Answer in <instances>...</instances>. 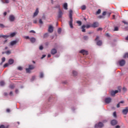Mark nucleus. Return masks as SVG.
I'll list each match as a JSON object with an SVG mask.
<instances>
[{
    "label": "nucleus",
    "mask_w": 128,
    "mask_h": 128,
    "mask_svg": "<svg viewBox=\"0 0 128 128\" xmlns=\"http://www.w3.org/2000/svg\"><path fill=\"white\" fill-rule=\"evenodd\" d=\"M69 17L70 18V21L69 22V24L71 28H74V26H72V10H70Z\"/></svg>",
    "instance_id": "obj_1"
},
{
    "label": "nucleus",
    "mask_w": 128,
    "mask_h": 128,
    "mask_svg": "<svg viewBox=\"0 0 128 128\" xmlns=\"http://www.w3.org/2000/svg\"><path fill=\"white\" fill-rule=\"evenodd\" d=\"M92 28V24L91 25H90V24H87L86 26V25H83L82 26V32H86V28Z\"/></svg>",
    "instance_id": "obj_2"
},
{
    "label": "nucleus",
    "mask_w": 128,
    "mask_h": 128,
    "mask_svg": "<svg viewBox=\"0 0 128 128\" xmlns=\"http://www.w3.org/2000/svg\"><path fill=\"white\" fill-rule=\"evenodd\" d=\"M16 33L13 32L10 34V36H2V37L4 38H10V36L11 38H13V36H16Z\"/></svg>",
    "instance_id": "obj_3"
},
{
    "label": "nucleus",
    "mask_w": 128,
    "mask_h": 128,
    "mask_svg": "<svg viewBox=\"0 0 128 128\" xmlns=\"http://www.w3.org/2000/svg\"><path fill=\"white\" fill-rule=\"evenodd\" d=\"M102 126H104V124L100 122L98 123V124H96L94 126V128H102Z\"/></svg>",
    "instance_id": "obj_4"
},
{
    "label": "nucleus",
    "mask_w": 128,
    "mask_h": 128,
    "mask_svg": "<svg viewBox=\"0 0 128 128\" xmlns=\"http://www.w3.org/2000/svg\"><path fill=\"white\" fill-rule=\"evenodd\" d=\"M119 64L120 66H124V64H126V60H122L119 61Z\"/></svg>",
    "instance_id": "obj_5"
},
{
    "label": "nucleus",
    "mask_w": 128,
    "mask_h": 128,
    "mask_svg": "<svg viewBox=\"0 0 128 128\" xmlns=\"http://www.w3.org/2000/svg\"><path fill=\"white\" fill-rule=\"evenodd\" d=\"M120 92V90H116L115 91H112L110 92V94L111 96H114V95L116 94H118V92Z\"/></svg>",
    "instance_id": "obj_6"
},
{
    "label": "nucleus",
    "mask_w": 128,
    "mask_h": 128,
    "mask_svg": "<svg viewBox=\"0 0 128 128\" xmlns=\"http://www.w3.org/2000/svg\"><path fill=\"white\" fill-rule=\"evenodd\" d=\"M80 54H82L84 56H86L88 55V51L84 50H82L80 52Z\"/></svg>",
    "instance_id": "obj_7"
},
{
    "label": "nucleus",
    "mask_w": 128,
    "mask_h": 128,
    "mask_svg": "<svg viewBox=\"0 0 128 128\" xmlns=\"http://www.w3.org/2000/svg\"><path fill=\"white\" fill-rule=\"evenodd\" d=\"M48 32H54V27H52V26L50 25L48 27Z\"/></svg>",
    "instance_id": "obj_8"
},
{
    "label": "nucleus",
    "mask_w": 128,
    "mask_h": 128,
    "mask_svg": "<svg viewBox=\"0 0 128 128\" xmlns=\"http://www.w3.org/2000/svg\"><path fill=\"white\" fill-rule=\"evenodd\" d=\"M112 102V98H107L105 99V102L106 104H110Z\"/></svg>",
    "instance_id": "obj_9"
},
{
    "label": "nucleus",
    "mask_w": 128,
    "mask_h": 128,
    "mask_svg": "<svg viewBox=\"0 0 128 128\" xmlns=\"http://www.w3.org/2000/svg\"><path fill=\"white\" fill-rule=\"evenodd\" d=\"M122 112L123 114H126L128 112V107H126L125 109H124Z\"/></svg>",
    "instance_id": "obj_10"
},
{
    "label": "nucleus",
    "mask_w": 128,
    "mask_h": 128,
    "mask_svg": "<svg viewBox=\"0 0 128 128\" xmlns=\"http://www.w3.org/2000/svg\"><path fill=\"white\" fill-rule=\"evenodd\" d=\"M92 28H98V22H94L93 24H91Z\"/></svg>",
    "instance_id": "obj_11"
},
{
    "label": "nucleus",
    "mask_w": 128,
    "mask_h": 128,
    "mask_svg": "<svg viewBox=\"0 0 128 128\" xmlns=\"http://www.w3.org/2000/svg\"><path fill=\"white\" fill-rule=\"evenodd\" d=\"M9 20H10V22H14V20H15L14 16L13 15H10L9 16Z\"/></svg>",
    "instance_id": "obj_12"
},
{
    "label": "nucleus",
    "mask_w": 128,
    "mask_h": 128,
    "mask_svg": "<svg viewBox=\"0 0 128 128\" xmlns=\"http://www.w3.org/2000/svg\"><path fill=\"white\" fill-rule=\"evenodd\" d=\"M16 44H18V41L16 40H13L10 42V46H13Z\"/></svg>",
    "instance_id": "obj_13"
},
{
    "label": "nucleus",
    "mask_w": 128,
    "mask_h": 128,
    "mask_svg": "<svg viewBox=\"0 0 128 128\" xmlns=\"http://www.w3.org/2000/svg\"><path fill=\"white\" fill-rule=\"evenodd\" d=\"M118 124V121H116V120H114L111 121V124L112 126H116V124Z\"/></svg>",
    "instance_id": "obj_14"
},
{
    "label": "nucleus",
    "mask_w": 128,
    "mask_h": 128,
    "mask_svg": "<svg viewBox=\"0 0 128 128\" xmlns=\"http://www.w3.org/2000/svg\"><path fill=\"white\" fill-rule=\"evenodd\" d=\"M38 8H36L35 12H34V18L35 16H38Z\"/></svg>",
    "instance_id": "obj_15"
},
{
    "label": "nucleus",
    "mask_w": 128,
    "mask_h": 128,
    "mask_svg": "<svg viewBox=\"0 0 128 128\" xmlns=\"http://www.w3.org/2000/svg\"><path fill=\"white\" fill-rule=\"evenodd\" d=\"M62 10H60V11L58 12V18H62Z\"/></svg>",
    "instance_id": "obj_16"
},
{
    "label": "nucleus",
    "mask_w": 128,
    "mask_h": 128,
    "mask_svg": "<svg viewBox=\"0 0 128 128\" xmlns=\"http://www.w3.org/2000/svg\"><path fill=\"white\" fill-rule=\"evenodd\" d=\"M56 50L54 48L51 50V54H56Z\"/></svg>",
    "instance_id": "obj_17"
},
{
    "label": "nucleus",
    "mask_w": 128,
    "mask_h": 128,
    "mask_svg": "<svg viewBox=\"0 0 128 128\" xmlns=\"http://www.w3.org/2000/svg\"><path fill=\"white\" fill-rule=\"evenodd\" d=\"M2 4H8L10 2L9 0H1Z\"/></svg>",
    "instance_id": "obj_18"
},
{
    "label": "nucleus",
    "mask_w": 128,
    "mask_h": 128,
    "mask_svg": "<svg viewBox=\"0 0 128 128\" xmlns=\"http://www.w3.org/2000/svg\"><path fill=\"white\" fill-rule=\"evenodd\" d=\"M8 62L9 64H14V60L10 59Z\"/></svg>",
    "instance_id": "obj_19"
},
{
    "label": "nucleus",
    "mask_w": 128,
    "mask_h": 128,
    "mask_svg": "<svg viewBox=\"0 0 128 128\" xmlns=\"http://www.w3.org/2000/svg\"><path fill=\"white\" fill-rule=\"evenodd\" d=\"M63 8L66 10H68V4L64 3L63 5Z\"/></svg>",
    "instance_id": "obj_20"
},
{
    "label": "nucleus",
    "mask_w": 128,
    "mask_h": 128,
    "mask_svg": "<svg viewBox=\"0 0 128 128\" xmlns=\"http://www.w3.org/2000/svg\"><path fill=\"white\" fill-rule=\"evenodd\" d=\"M120 104H124V101H121L117 104V108H120Z\"/></svg>",
    "instance_id": "obj_21"
},
{
    "label": "nucleus",
    "mask_w": 128,
    "mask_h": 128,
    "mask_svg": "<svg viewBox=\"0 0 128 128\" xmlns=\"http://www.w3.org/2000/svg\"><path fill=\"white\" fill-rule=\"evenodd\" d=\"M102 44V41L99 40V41L97 42L98 46H101Z\"/></svg>",
    "instance_id": "obj_22"
},
{
    "label": "nucleus",
    "mask_w": 128,
    "mask_h": 128,
    "mask_svg": "<svg viewBox=\"0 0 128 128\" xmlns=\"http://www.w3.org/2000/svg\"><path fill=\"white\" fill-rule=\"evenodd\" d=\"M31 42H36V39L34 38H30Z\"/></svg>",
    "instance_id": "obj_23"
},
{
    "label": "nucleus",
    "mask_w": 128,
    "mask_h": 128,
    "mask_svg": "<svg viewBox=\"0 0 128 128\" xmlns=\"http://www.w3.org/2000/svg\"><path fill=\"white\" fill-rule=\"evenodd\" d=\"M86 8V7L84 5H83L81 6V10H84Z\"/></svg>",
    "instance_id": "obj_24"
},
{
    "label": "nucleus",
    "mask_w": 128,
    "mask_h": 128,
    "mask_svg": "<svg viewBox=\"0 0 128 128\" xmlns=\"http://www.w3.org/2000/svg\"><path fill=\"white\" fill-rule=\"evenodd\" d=\"M30 69L28 68H26V72L28 73V74H30Z\"/></svg>",
    "instance_id": "obj_25"
},
{
    "label": "nucleus",
    "mask_w": 128,
    "mask_h": 128,
    "mask_svg": "<svg viewBox=\"0 0 128 128\" xmlns=\"http://www.w3.org/2000/svg\"><path fill=\"white\" fill-rule=\"evenodd\" d=\"M29 68L32 70H34V65H30L29 66Z\"/></svg>",
    "instance_id": "obj_26"
},
{
    "label": "nucleus",
    "mask_w": 128,
    "mask_h": 128,
    "mask_svg": "<svg viewBox=\"0 0 128 128\" xmlns=\"http://www.w3.org/2000/svg\"><path fill=\"white\" fill-rule=\"evenodd\" d=\"M4 84H5L4 82L1 81L0 82V86H4Z\"/></svg>",
    "instance_id": "obj_27"
},
{
    "label": "nucleus",
    "mask_w": 128,
    "mask_h": 128,
    "mask_svg": "<svg viewBox=\"0 0 128 128\" xmlns=\"http://www.w3.org/2000/svg\"><path fill=\"white\" fill-rule=\"evenodd\" d=\"M2 62L0 64H2V62H6V58L3 57L2 58Z\"/></svg>",
    "instance_id": "obj_28"
},
{
    "label": "nucleus",
    "mask_w": 128,
    "mask_h": 128,
    "mask_svg": "<svg viewBox=\"0 0 128 128\" xmlns=\"http://www.w3.org/2000/svg\"><path fill=\"white\" fill-rule=\"evenodd\" d=\"M72 74H73V76H76L78 74V72H76V71H72Z\"/></svg>",
    "instance_id": "obj_29"
},
{
    "label": "nucleus",
    "mask_w": 128,
    "mask_h": 128,
    "mask_svg": "<svg viewBox=\"0 0 128 128\" xmlns=\"http://www.w3.org/2000/svg\"><path fill=\"white\" fill-rule=\"evenodd\" d=\"M124 58H128V53H126L124 54L123 56Z\"/></svg>",
    "instance_id": "obj_30"
},
{
    "label": "nucleus",
    "mask_w": 128,
    "mask_h": 128,
    "mask_svg": "<svg viewBox=\"0 0 128 128\" xmlns=\"http://www.w3.org/2000/svg\"><path fill=\"white\" fill-rule=\"evenodd\" d=\"M100 12H101L100 9H98V10L96 12V14H100Z\"/></svg>",
    "instance_id": "obj_31"
},
{
    "label": "nucleus",
    "mask_w": 128,
    "mask_h": 128,
    "mask_svg": "<svg viewBox=\"0 0 128 128\" xmlns=\"http://www.w3.org/2000/svg\"><path fill=\"white\" fill-rule=\"evenodd\" d=\"M5 53L6 54H10L11 52L10 50H8V51L6 52Z\"/></svg>",
    "instance_id": "obj_32"
},
{
    "label": "nucleus",
    "mask_w": 128,
    "mask_h": 128,
    "mask_svg": "<svg viewBox=\"0 0 128 128\" xmlns=\"http://www.w3.org/2000/svg\"><path fill=\"white\" fill-rule=\"evenodd\" d=\"M40 78H44V73L42 72H40Z\"/></svg>",
    "instance_id": "obj_33"
},
{
    "label": "nucleus",
    "mask_w": 128,
    "mask_h": 128,
    "mask_svg": "<svg viewBox=\"0 0 128 128\" xmlns=\"http://www.w3.org/2000/svg\"><path fill=\"white\" fill-rule=\"evenodd\" d=\"M76 23L78 24L79 26H82V22H80V21H77Z\"/></svg>",
    "instance_id": "obj_34"
},
{
    "label": "nucleus",
    "mask_w": 128,
    "mask_h": 128,
    "mask_svg": "<svg viewBox=\"0 0 128 128\" xmlns=\"http://www.w3.org/2000/svg\"><path fill=\"white\" fill-rule=\"evenodd\" d=\"M113 116L114 118H116V112H115L113 113Z\"/></svg>",
    "instance_id": "obj_35"
},
{
    "label": "nucleus",
    "mask_w": 128,
    "mask_h": 128,
    "mask_svg": "<svg viewBox=\"0 0 128 128\" xmlns=\"http://www.w3.org/2000/svg\"><path fill=\"white\" fill-rule=\"evenodd\" d=\"M10 88H14V84L10 85Z\"/></svg>",
    "instance_id": "obj_36"
},
{
    "label": "nucleus",
    "mask_w": 128,
    "mask_h": 128,
    "mask_svg": "<svg viewBox=\"0 0 128 128\" xmlns=\"http://www.w3.org/2000/svg\"><path fill=\"white\" fill-rule=\"evenodd\" d=\"M60 32H62V28H59L58 29V34H60Z\"/></svg>",
    "instance_id": "obj_37"
},
{
    "label": "nucleus",
    "mask_w": 128,
    "mask_h": 128,
    "mask_svg": "<svg viewBox=\"0 0 128 128\" xmlns=\"http://www.w3.org/2000/svg\"><path fill=\"white\" fill-rule=\"evenodd\" d=\"M122 22H123V24H128V22H126V21L123 20L122 21Z\"/></svg>",
    "instance_id": "obj_38"
},
{
    "label": "nucleus",
    "mask_w": 128,
    "mask_h": 128,
    "mask_svg": "<svg viewBox=\"0 0 128 128\" xmlns=\"http://www.w3.org/2000/svg\"><path fill=\"white\" fill-rule=\"evenodd\" d=\"M0 128H8V126L6 127V126H4V125H1V126H0Z\"/></svg>",
    "instance_id": "obj_39"
},
{
    "label": "nucleus",
    "mask_w": 128,
    "mask_h": 128,
    "mask_svg": "<svg viewBox=\"0 0 128 128\" xmlns=\"http://www.w3.org/2000/svg\"><path fill=\"white\" fill-rule=\"evenodd\" d=\"M6 66H8V64L6 63L4 66V68H6Z\"/></svg>",
    "instance_id": "obj_40"
},
{
    "label": "nucleus",
    "mask_w": 128,
    "mask_h": 128,
    "mask_svg": "<svg viewBox=\"0 0 128 128\" xmlns=\"http://www.w3.org/2000/svg\"><path fill=\"white\" fill-rule=\"evenodd\" d=\"M39 22L40 24H44V22H42V19H40L39 20Z\"/></svg>",
    "instance_id": "obj_41"
},
{
    "label": "nucleus",
    "mask_w": 128,
    "mask_h": 128,
    "mask_svg": "<svg viewBox=\"0 0 128 128\" xmlns=\"http://www.w3.org/2000/svg\"><path fill=\"white\" fill-rule=\"evenodd\" d=\"M18 70H22V66H19L18 68Z\"/></svg>",
    "instance_id": "obj_42"
},
{
    "label": "nucleus",
    "mask_w": 128,
    "mask_h": 128,
    "mask_svg": "<svg viewBox=\"0 0 128 128\" xmlns=\"http://www.w3.org/2000/svg\"><path fill=\"white\" fill-rule=\"evenodd\" d=\"M24 38H26V40H29L30 39V36H25Z\"/></svg>",
    "instance_id": "obj_43"
},
{
    "label": "nucleus",
    "mask_w": 128,
    "mask_h": 128,
    "mask_svg": "<svg viewBox=\"0 0 128 128\" xmlns=\"http://www.w3.org/2000/svg\"><path fill=\"white\" fill-rule=\"evenodd\" d=\"M114 30H115V31L118 30V27L116 26V27L114 28Z\"/></svg>",
    "instance_id": "obj_44"
},
{
    "label": "nucleus",
    "mask_w": 128,
    "mask_h": 128,
    "mask_svg": "<svg viewBox=\"0 0 128 128\" xmlns=\"http://www.w3.org/2000/svg\"><path fill=\"white\" fill-rule=\"evenodd\" d=\"M40 50H43V48H44V47L42 46H40Z\"/></svg>",
    "instance_id": "obj_45"
},
{
    "label": "nucleus",
    "mask_w": 128,
    "mask_h": 128,
    "mask_svg": "<svg viewBox=\"0 0 128 128\" xmlns=\"http://www.w3.org/2000/svg\"><path fill=\"white\" fill-rule=\"evenodd\" d=\"M36 80V76H33L32 78V80Z\"/></svg>",
    "instance_id": "obj_46"
},
{
    "label": "nucleus",
    "mask_w": 128,
    "mask_h": 128,
    "mask_svg": "<svg viewBox=\"0 0 128 128\" xmlns=\"http://www.w3.org/2000/svg\"><path fill=\"white\" fill-rule=\"evenodd\" d=\"M122 90H123L124 92H126V88L124 87V88H123Z\"/></svg>",
    "instance_id": "obj_47"
},
{
    "label": "nucleus",
    "mask_w": 128,
    "mask_h": 128,
    "mask_svg": "<svg viewBox=\"0 0 128 128\" xmlns=\"http://www.w3.org/2000/svg\"><path fill=\"white\" fill-rule=\"evenodd\" d=\"M0 28H4V26L3 24H0Z\"/></svg>",
    "instance_id": "obj_48"
},
{
    "label": "nucleus",
    "mask_w": 128,
    "mask_h": 128,
    "mask_svg": "<svg viewBox=\"0 0 128 128\" xmlns=\"http://www.w3.org/2000/svg\"><path fill=\"white\" fill-rule=\"evenodd\" d=\"M84 40H87L88 38V36H84Z\"/></svg>",
    "instance_id": "obj_49"
},
{
    "label": "nucleus",
    "mask_w": 128,
    "mask_h": 128,
    "mask_svg": "<svg viewBox=\"0 0 128 128\" xmlns=\"http://www.w3.org/2000/svg\"><path fill=\"white\" fill-rule=\"evenodd\" d=\"M106 12H104L102 13V16H106Z\"/></svg>",
    "instance_id": "obj_50"
},
{
    "label": "nucleus",
    "mask_w": 128,
    "mask_h": 128,
    "mask_svg": "<svg viewBox=\"0 0 128 128\" xmlns=\"http://www.w3.org/2000/svg\"><path fill=\"white\" fill-rule=\"evenodd\" d=\"M98 31H100V30H102V28H98Z\"/></svg>",
    "instance_id": "obj_51"
},
{
    "label": "nucleus",
    "mask_w": 128,
    "mask_h": 128,
    "mask_svg": "<svg viewBox=\"0 0 128 128\" xmlns=\"http://www.w3.org/2000/svg\"><path fill=\"white\" fill-rule=\"evenodd\" d=\"M38 21L36 20H34V24H37Z\"/></svg>",
    "instance_id": "obj_52"
},
{
    "label": "nucleus",
    "mask_w": 128,
    "mask_h": 128,
    "mask_svg": "<svg viewBox=\"0 0 128 128\" xmlns=\"http://www.w3.org/2000/svg\"><path fill=\"white\" fill-rule=\"evenodd\" d=\"M30 32H33V34H36V32H34V31L33 30L30 31Z\"/></svg>",
    "instance_id": "obj_53"
},
{
    "label": "nucleus",
    "mask_w": 128,
    "mask_h": 128,
    "mask_svg": "<svg viewBox=\"0 0 128 128\" xmlns=\"http://www.w3.org/2000/svg\"><path fill=\"white\" fill-rule=\"evenodd\" d=\"M6 112H10V109H7V110H6Z\"/></svg>",
    "instance_id": "obj_54"
},
{
    "label": "nucleus",
    "mask_w": 128,
    "mask_h": 128,
    "mask_svg": "<svg viewBox=\"0 0 128 128\" xmlns=\"http://www.w3.org/2000/svg\"><path fill=\"white\" fill-rule=\"evenodd\" d=\"M46 58V55H44V54L42 55L41 58Z\"/></svg>",
    "instance_id": "obj_55"
},
{
    "label": "nucleus",
    "mask_w": 128,
    "mask_h": 128,
    "mask_svg": "<svg viewBox=\"0 0 128 128\" xmlns=\"http://www.w3.org/2000/svg\"><path fill=\"white\" fill-rule=\"evenodd\" d=\"M120 128V126L118 125L116 126V128Z\"/></svg>",
    "instance_id": "obj_56"
},
{
    "label": "nucleus",
    "mask_w": 128,
    "mask_h": 128,
    "mask_svg": "<svg viewBox=\"0 0 128 128\" xmlns=\"http://www.w3.org/2000/svg\"><path fill=\"white\" fill-rule=\"evenodd\" d=\"M99 18H104V16H98Z\"/></svg>",
    "instance_id": "obj_57"
},
{
    "label": "nucleus",
    "mask_w": 128,
    "mask_h": 128,
    "mask_svg": "<svg viewBox=\"0 0 128 128\" xmlns=\"http://www.w3.org/2000/svg\"><path fill=\"white\" fill-rule=\"evenodd\" d=\"M50 56H52V55H50V54H48V58H50Z\"/></svg>",
    "instance_id": "obj_58"
},
{
    "label": "nucleus",
    "mask_w": 128,
    "mask_h": 128,
    "mask_svg": "<svg viewBox=\"0 0 128 128\" xmlns=\"http://www.w3.org/2000/svg\"><path fill=\"white\" fill-rule=\"evenodd\" d=\"M98 38H100L98 36H96V38L95 39V40H98Z\"/></svg>",
    "instance_id": "obj_59"
},
{
    "label": "nucleus",
    "mask_w": 128,
    "mask_h": 128,
    "mask_svg": "<svg viewBox=\"0 0 128 128\" xmlns=\"http://www.w3.org/2000/svg\"><path fill=\"white\" fill-rule=\"evenodd\" d=\"M10 96H12V92H10Z\"/></svg>",
    "instance_id": "obj_60"
},
{
    "label": "nucleus",
    "mask_w": 128,
    "mask_h": 128,
    "mask_svg": "<svg viewBox=\"0 0 128 128\" xmlns=\"http://www.w3.org/2000/svg\"><path fill=\"white\" fill-rule=\"evenodd\" d=\"M15 92H16V94H18V90H16Z\"/></svg>",
    "instance_id": "obj_61"
},
{
    "label": "nucleus",
    "mask_w": 128,
    "mask_h": 128,
    "mask_svg": "<svg viewBox=\"0 0 128 128\" xmlns=\"http://www.w3.org/2000/svg\"><path fill=\"white\" fill-rule=\"evenodd\" d=\"M126 40H128V36L126 38Z\"/></svg>",
    "instance_id": "obj_62"
},
{
    "label": "nucleus",
    "mask_w": 128,
    "mask_h": 128,
    "mask_svg": "<svg viewBox=\"0 0 128 128\" xmlns=\"http://www.w3.org/2000/svg\"><path fill=\"white\" fill-rule=\"evenodd\" d=\"M106 36H110V34H106Z\"/></svg>",
    "instance_id": "obj_63"
},
{
    "label": "nucleus",
    "mask_w": 128,
    "mask_h": 128,
    "mask_svg": "<svg viewBox=\"0 0 128 128\" xmlns=\"http://www.w3.org/2000/svg\"><path fill=\"white\" fill-rule=\"evenodd\" d=\"M4 16H6V12H4Z\"/></svg>",
    "instance_id": "obj_64"
}]
</instances>
